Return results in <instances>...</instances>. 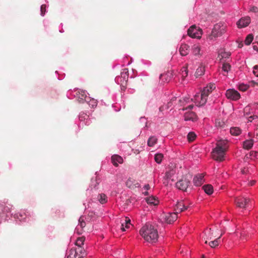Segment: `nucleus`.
<instances>
[{
    "label": "nucleus",
    "instance_id": "nucleus-1",
    "mask_svg": "<svg viewBox=\"0 0 258 258\" xmlns=\"http://www.w3.org/2000/svg\"><path fill=\"white\" fill-rule=\"evenodd\" d=\"M228 148V141L225 139H219L217 141L215 148L213 149V158L218 161L225 160L226 152Z\"/></svg>",
    "mask_w": 258,
    "mask_h": 258
},
{
    "label": "nucleus",
    "instance_id": "nucleus-2",
    "mask_svg": "<svg viewBox=\"0 0 258 258\" xmlns=\"http://www.w3.org/2000/svg\"><path fill=\"white\" fill-rule=\"evenodd\" d=\"M140 233L143 238L149 242H156L158 238L157 230L153 225L149 223L142 227Z\"/></svg>",
    "mask_w": 258,
    "mask_h": 258
},
{
    "label": "nucleus",
    "instance_id": "nucleus-3",
    "mask_svg": "<svg viewBox=\"0 0 258 258\" xmlns=\"http://www.w3.org/2000/svg\"><path fill=\"white\" fill-rule=\"evenodd\" d=\"M215 88V86L214 84H209L203 88L201 93L196 94L194 98H192L191 100L194 101L197 106H201L204 105L207 101L209 94Z\"/></svg>",
    "mask_w": 258,
    "mask_h": 258
},
{
    "label": "nucleus",
    "instance_id": "nucleus-4",
    "mask_svg": "<svg viewBox=\"0 0 258 258\" xmlns=\"http://www.w3.org/2000/svg\"><path fill=\"white\" fill-rule=\"evenodd\" d=\"M225 26L222 23H217L215 24L212 29L210 34L207 37L209 41L213 42L216 38L222 35L225 31Z\"/></svg>",
    "mask_w": 258,
    "mask_h": 258
},
{
    "label": "nucleus",
    "instance_id": "nucleus-5",
    "mask_svg": "<svg viewBox=\"0 0 258 258\" xmlns=\"http://www.w3.org/2000/svg\"><path fill=\"white\" fill-rule=\"evenodd\" d=\"M189 101V98H185L183 99V100H181L180 98H179L178 97H172L170 101L168 102L167 104L166 105H163L160 107L159 109L161 111H163L165 109H169L170 107H172L173 105L176 104L177 102L180 103L181 105H184L185 103L188 102Z\"/></svg>",
    "mask_w": 258,
    "mask_h": 258
},
{
    "label": "nucleus",
    "instance_id": "nucleus-6",
    "mask_svg": "<svg viewBox=\"0 0 258 258\" xmlns=\"http://www.w3.org/2000/svg\"><path fill=\"white\" fill-rule=\"evenodd\" d=\"M193 105H189L186 107L182 108L183 110H189L185 112L184 113V117L185 121H191L192 122L196 121L197 120V116L195 112L191 111L190 110L193 108Z\"/></svg>",
    "mask_w": 258,
    "mask_h": 258
},
{
    "label": "nucleus",
    "instance_id": "nucleus-7",
    "mask_svg": "<svg viewBox=\"0 0 258 258\" xmlns=\"http://www.w3.org/2000/svg\"><path fill=\"white\" fill-rule=\"evenodd\" d=\"M192 204V203L187 199L181 200L176 204L175 211H176V213L181 212L191 207Z\"/></svg>",
    "mask_w": 258,
    "mask_h": 258
},
{
    "label": "nucleus",
    "instance_id": "nucleus-8",
    "mask_svg": "<svg viewBox=\"0 0 258 258\" xmlns=\"http://www.w3.org/2000/svg\"><path fill=\"white\" fill-rule=\"evenodd\" d=\"M88 93L85 91L81 89H77L75 90L74 95L75 98L80 103H84L87 100Z\"/></svg>",
    "mask_w": 258,
    "mask_h": 258
},
{
    "label": "nucleus",
    "instance_id": "nucleus-9",
    "mask_svg": "<svg viewBox=\"0 0 258 258\" xmlns=\"http://www.w3.org/2000/svg\"><path fill=\"white\" fill-rule=\"evenodd\" d=\"M188 35L192 37L200 39L202 34V30L195 25H192L188 29Z\"/></svg>",
    "mask_w": 258,
    "mask_h": 258
},
{
    "label": "nucleus",
    "instance_id": "nucleus-10",
    "mask_svg": "<svg viewBox=\"0 0 258 258\" xmlns=\"http://www.w3.org/2000/svg\"><path fill=\"white\" fill-rule=\"evenodd\" d=\"M226 97L228 99L236 101L240 98L239 93L234 89H228L225 93Z\"/></svg>",
    "mask_w": 258,
    "mask_h": 258
},
{
    "label": "nucleus",
    "instance_id": "nucleus-11",
    "mask_svg": "<svg viewBox=\"0 0 258 258\" xmlns=\"http://www.w3.org/2000/svg\"><path fill=\"white\" fill-rule=\"evenodd\" d=\"M176 211L174 213H168L162 215L163 221L167 223L171 224L177 218Z\"/></svg>",
    "mask_w": 258,
    "mask_h": 258
},
{
    "label": "nucleus",
    "instance_id": "nucleus-12",
    "mask_svg": "<svg viewBox=\"0 0 258 258\" xmlns=\"http://www.w3.org/2000/svg\"><path fill=\"white\" fill-rule=\"evenodd\" d=\"M188 75L187 67H183L180 70L178 75V78L181 84L184 85L187 83L186 78Z\"/></svg>",
    "mask_w": 258,
    "mask_h": 258
},
{
    "label": "nucleus",
    "instance_id": "nucleus-13",
    "mask_svg": "<svg viewBox=\"0 0 258 258\" xmlns=\"http://www.w3.org/2000/svg\"><path fill=\"white\" fill-rule=\"evenodd\" d=\"M249 202H250V200L244 197L238 198L235 199L237 206L241 208H245L246 206H248Z\"/></svg>",
    "mask_w": 258,
    "mask_h": 258
},
{
    "label": "nucleus",
    "instance_id": "nucleus-14",
    "mask_svg": "<svg viewBox=\"0 0 258 258\" xmlns=\"http://www.w3.org/2000/svg\"><path fill=\"white\" fill-rule=\"evenodd\" d=\"M174 73L172 71H168L166 73L161 74L159 78L161 82L167 83L174 78Z\"/></svg>",
    "mask_w": 258,
    "mask_h": 258
},
{
    "label": "nucleus",
    "instance_id": "nucleus-15",
    "mask_svg": "<svg viewBox=\"0 0 258 258\" xmlns=\"http://www.w3.org/2000/svg\"><path fill=\"white\" fill-rule=\"evenodd\" d=\"M85 218L84 216H81L79 219V224L75 228V232L79 235L82 233L83 231V228L86 225L85 222L84 221Z\"/></svg>",
    "mask_w": 258,
    "mask_h": 258
},
{
    "label": "nucleus",
    "instance_id": "nucleus-16",
    "mask_svg": "<svg viewBox=\"0 0 258 258\" xmlns=\"http://www.w3.org/2000/svg\"><path fill=\"white\" fill-rule=\"evenodd\" d=\"M79 119L80 121V125H83V124L89 125L91 123V120L89 117V115L84 112H81L79 115Z\"/></svg>",
    "mask_w": 258,
    "mask_h": 258
},
{
    "label": "nucleus",
    "instance_id": "nucleus-17",
    "mask_svg": "<svg viewBox=\"0 0 258 258\" xmlns=\"http://www.w3.org/2000/svg\"><path fill=\"white\" fill-rule=\"evenodd\" d=\"M145 200L147 204L150 207H156L159 203L158 198L154 196L146 197Z\"/></svg>",
    "mask_w": 258,
    "mask_h": 258
},
{
    "label": "nucleus",
    "instance_id": "nucleus-18",
    "mask_svg": "<svg viewBox=\"0 0 258 258\" xmlns=\"http://www.w3.org/2000/svg\"><path fill=\"white\" fill-rule=\"evenodd\" d=\"M250 22V18L249 17L241 18L236 23L239 28L247 26Z\"/></svg>",
    "mask_w": 258,
    "mask_h": 258
},
{
    "label": "nucleus",
    "instance_id": "nucleus-19",
    "mask_svg": "<svg viewBox=\"0 0 258 258\" xmlns=\"http://www.w3.org/2000/svg\"><path fill=\"white\" fill-rule=\"evenodd\" d=\"M28 215L25 210H21L19 212L15 214L14 215V218L20 221H25Z\"/></svg>",
    "mask_w": 258,
    "mask_h": 258
},
{
    "label": "nucleus",
    "instance_id": "nucleus-20",
    "mask_svg": "<svg viewBox=\"0 0 258 258\" xmlns=\"http://www.w3.org/2000/svg\"><path fill=\"white\" fill-rule=\"evenodd\" d=\"M128 70L124 69L123 71L121 73V76H117L115 78V81L117 84H120L122 81V79L123 81H126L128 78Z\"/></svg>",
    "mask_w": 258,
    "mask_h": 258
},
{
    "label": "nucleus",
    "instance_id": "nucleus-21",
    "mask_svg": "<svg viewBox=\"0 0 258 258\" xmlns=\"http://www.w3.org/2000/svg\"><path fill=\"white\" fill-rule=\"evenodd\" d=\"M189 181L186 179H181L176 183L177 188L180 190H185L188 186Z\"/></svg>",
    "mask_w": 258,
    "mask_h": 258
},
{
    "label": "nucleus",
    "instance_id": "nucleus-22",
    "mask_svg": "<svg viewBox=\"0 0 258 258\" xmlns=\"http://www.w3.org/2000/svg\"><path fill=\"white\" fill-rule=\"evenodd\" d=\"M191 52L196 56L200 57L202 55L201 47L198 44H195L191 47Z\"/></svg>",
    "mask_w": 258,
    "mask_h": 258
},
{
    "label": "nucleus",
    "instance_id": "nucleus-23",
    "mask_svg": "<svg viewBox=\"0 0 258 258\" xmlns=\"http://www.w3.org/2000/svg\"><path fill=\"white\" fill-rule=\"evenodd\" d=\"M126 186L130 188H134L140 186V184L135 179L130 178L126 182Z\"/></svg>",
    "mask_w": 258,
    "mask_h": 258
},
{
    "label": "nucleus",
    "instance_id": "nucleus-24",
    "mask_svg": "<svg viewBox=\"0 0 258 258\" xmlns=\"http://www.w3.org/2000/svg\"><path fill=\"white\" fill-rule=\"evenodd\" d=\"M193 181L196 186H201L204 181V175L202 174L197 175L194 177Z\"/></svg>",
    "mask_w": 258,
    "mask_h": 258
},
{
    "label": "nucleus",
    "instance_id": "nucleus-25",
    "mask_svg": "<svg viewBox=\"0 0 258 258\" xmlns=\"http://www.w3.org/2000/svg\"><path fill=\"white\" fill-rule=\"evenodd\" d=\"M213 236V231L211 228L206 229L204 232V235L202 239L205 240V243H207V240L212 239Z\"/></svg>",
    "mask_w": 258,
    "mask_h": 258
},
{
    "label": "nucleus",
    "instance_id": "nucleus-26",
    "mask_svg": "<svg viewBox=\"0 0 258 258\" xmlns=\"http://www.w3.org/2000/svg\"><path fill=\"white\" fill-rule=\"evenodd\" d=\"M111 162L114 166H117L118 164H121L123 162V159L120 156L114 155L111 157Z\"/></svg>",
    "mask_w": 258,
    "mask_h": 258
},
{
    "label": "nucleus",
    "instance_id": "nucleus-27",
    "mask_svg": "<svg viewBox=\"0 0 258 258\" xmlns=\"http://www.w3.org/2000/svg\"><path fill=\"white\" fill-rule=\"evenodd\" d=\"M189 47L187 44H182L179 48V52L181 55L185 56L188 54Z\"/></svg>",
    "mask_w": 258,
    "mask_h": 258
},
{
    "label": "nucleus",
    "instance_id": "nucleus-28",
    "mask_svg": "<svg viewBox=\"0 0 258 258\" xmlns=\"http://www.w3.org/2000/svg\"><path fill=\"white\" fill-rule=\"evenodd\" d=\"M131 220L129 218L125 217V219L122 220L121 225V229L122 231H125V229H128L131 226Z\"/></svg>",
    "mask_w": 258,
    "mask_h": 258
},
{
    "label": "nucleus",
    "instance_id": "nucleus-29",
    "mask_svg": "<svg viewBox=\"0 0 258 258\" xmlns=\"http://www.w3.org/2000/svg\"><path fill=\"white\" fill-rule=\"evenodd\" d=\"M98 184L99 183L96 179H92L91 180V184L90 185V189L89 188L87 190V193H90V191L96 190L97 189H98Z\"/></svg>",
    "mask_w": 258,
    "mask_h": 258
},
{
    "label": "nucleus",
    "instance_id": "nucleus-30",
    "mask_svg": "<svg viewBox=\"0 0 258 258\" xmlns=\"http://www.w3.org/2000/svg\"><path fill=\"white\" fill-rule=\"evenodd\" d=\"M254 141L252 139L246 140L243 142V147L246 150L250 149L253 145Z\"/></svg>",
    "mask_w": 258,
    "mask_h": 258
},
{
    "label": "nucleus",
    "instance_id": "nucleus-31",
    "mask_svg": "<svg viewBox=\"0 0 258 258\" xmlns=\"http://www.w3.org/2000/svg\"><path fill=\"white\" fill-rule=\"evenodd\" d=\"M175 169L174 168H172L170 170L167 171L165 175V178L166 179H171L172 181H173L174 179L173 177L175 174Z\"/></svg>",
    "mask_w": 258,
    "mask_h": 258
},
{
    "label": "nucleus",
    "instance_id": "nucleus-32",
    "mask_svg": "<svg viewBox=\"0 0 258 258\" xmlns=\"http://www.w3.org/2000/svg\"><path fill=\"white\" fill-rule=\"evenodd\" d=\"M84 240L85 238L84 237H79L77 239L76 242V245H77L79 247L77 249L78 251H79V252L82 254V255H83V254L81 246L82 245H83Z\"/></svg>",
    "mask_w": 258,
    "mask_h": 258
},
{
    "label": "nucleus",
    "instance_id": "nucleus-33",
    "mask_svg": "<svg viewBox=\"0 0 258 258\" xmlns=\"http://www.w3.org/2000/svg\"><path fill=\"white\" fill-rule=\"evenodd\" d=\"M205 66L202 63L200 64L196 72V77L201 76L204 74Z\"/></svg>",
    "mask_w": 258,
    "mask_h": 258
},
{
    "label": "nucleus",
    "instance_id": "nucleus-34",
    "mask_svg": "<svg viewBox=\"0 0 258 258\" xmlns=\"http://www.w3.org/2000/svg\"><path fill=\"white\" fill-rule=\"evenodd\" d=\"M204 191L208 195H211L213 192V187L211 184H206L203 186Z\"/></svg>",
    "mask_w": 258,
    "mask_h": 258
},
{
    "label": "nucleus",
    "instance_id": "nucleus-35",
    "mask_svg": "<svg viewBox=\"0 0 258 258\" xmlns=\"http://www.w3.org/2000/svg\"><path fill=\"white\" fill-rule=\"evenodd\" d=\"M85 102H86L92 108L96 107L97 105V100L94 98H91L90 96L87 98V100Z\"/></svg>",
    "mask_w": 258,
    "mask_h": 258
},
{
    "label": "nucleus",
    "instance_id": "nucleus-36",
    "mask_svg": "<svg viewBox=\"0 0 258 258\" xmlns=\"http://www.w3.org/2000/svg\"><path fill=\"white\" fill-rule=\"evenodd\" d=\"M97 199L101 204H104L107 203L108 201L107 197L104 194H99L97 197Z\"/></svg>",
    "mask_w": 258,
    "mask_h": 258
},
{
    "label": "nucleus",
    "instance_id": "nucleus-37",
    "mask_svg": "<svg viewBox=\"0 0 258 258\" xmlns=\"http://www.w3.org/2000/svg\"><path fill=\"white\" fill-rule=\"evenodd\" d=\"M230 132L232 135L237 136L241 134V131L238 127H231Z\"/></svg>",
    "mask_w": 258,
    "mask_h": 258
},
{
    "label": "nucleus",
    "instance_id": "nucleus-38",
    "mask_svg": "<svg viewBox=\"0 0 258 258\" xmlns=\"http://www.w3.org/2000/svg\"><path fill=\"white\" fill-rule=\"evenodd\" d=\"M223 63L222 71L226 73H228L231 69V66L228 62H225V60H221Z\"/></svg>",
    "mask_w": 258,
    "mask_h": 258
},
{
    "label": "nucleus",
    "instance_id": "nucleus-39",
    "mask_svg": "<svg viewBox=\"0 0 258 258\" xmlns=\"http://www.w3.org/2000/svg\"><path fill=\"white\" fill-rule=\"evenodd\" d=\"M157 138L154 137L152 136L151 137L148 141V145L150 147H153L157 142Z\"/></svg>",
    "mask_w": 258,
    "mask_h": 258
},
{
    "label": "nucleus",
    "instance_id": "nucleus-40",
    "mask_svg": "<svg viewBox=\"0 0 258 258\" xmlns=\"http://www.w3.org/2000/svg\"><path fill=\"white\" fill-rule=\"evenodd\" d=\"M231 53L229 52L221 51L219 54L221 56L222 60H224V58H229Z\"/></svg>",
    "mask_w": 258,
    "mask_h": 258
},
{
    "label": "nucleus",
    "instance_id": "nucleus-41",
    "mask_svg": "<svg viewBox=\"0 0 258 258\" xmlns=\"http://www.w3.org/2000/svg\"><path fill=\"white\" fill-rule=\"evenodd\" d=\"M163 157V156L162 154H156L155 155L154 159L157 163L160 164L162 160Z\"/></svg>",
    "mask_w": 258,
    "mask_h": 258
},
{
    "label": "nucleus",
    "instance_id": "nucleus-42",
    "mask_svg": "<svg viewBox=\"0 0 258 258\" xmlns=\"http://www.w3.org/2000/svg\"><path fill=\"white\" fill-rule=\"evenodd\" d=\"M253 36L252 34H249L246 38L245 40V44L247 45H249L252 41L253 40Z\"/></svg>",
    "mask_w": 258,
    "mask_h": 258
},
{
    "label": "nucleus",
    "instance_id": "nucleus-43",
    "mask_svg": "<svg viewBox=\"0 0 258 258\" xmlns=\"http://www.w3.org/2000/svg\"><path fill=\"white\" fill-rule=\"evenodd\" d=\"M196 137V135L194 132H190L187 135V139L189 142L193 141Z\"/></svg>",
    "mask_w": 258,
    "mask_h": 258
},
{
    "label": "nucleus",
    "instance_id": "nucleus-44",
    "mask_svg": "<svg viewBox=\"0 0 258 258\" xmlns=\"http://www.w3.org/2000/svg\"><path fill=\"white\" fill-rule=\"evenodd\" d=\"M140 122L142 124L141 126H143V127H146L147 126V120L146 117H141L140 119Z\"/></svg>",
    "mask_w": 258,
    "mask_h": 258
},
{
    "label": "nucleus",
    "instance_id": "nucleus-45",
    "mask_svg": "<svg viewBox=\"0 0 258 258\" xmlns=\"http://www.w3.org/2000/svg\"><path fill=\"white\" fill-rule=\"evenodd\" d=\"M220 237V236L219 238H218L216 239H215V240L210 241L209 243V245L211 247H215L216 246L218 245V244H219V240L218 239H219Z\"/></svg>",
    "mask_w": 258,
    "mask_h": 258
},
{
    "label": "nucleus",
    "instance_id": "nucleus-46",
    "mask_svg": "<svg viewBox=\"0 0 258 258\" xmlns=\"http://www.w3.org/2000/svg\"><path fill=\"white\" fill-rule=\"evenodd\" d=\"M79 252V251H78L77 249H76V250H71L70 254L67 256V258H76V253Z\"/></svg>",
    "mask_w": 258,
    "mask_h": 258
},
{
    "label": "nucleus",
    "instance_id": "nucleus-47",
    "mask_svg": "<svg viewBox=\"0 0 258 258\" xmlns=\"http://www.w3.org/2000/svg\"><path fill=\"white\" fill-rule=\"evenodd\" d=\"M74 92H75V90H69L68 92H67V96L68 97V98L69 99H73L75 97V95H74Z\"/></svg>",
    "mask_w": 258,
    "mask_h": 258
},
{
    "label": "nucleus",
    "instance_id": "nucleus-48",
    "mask_svg": "<svg viewBox=\"0 0 258 258\" xmlns=\"http://www.w3.org/2000/svg\"><path fill=\"white\" fill-rule=\"evenodd\" d=\"M253 120L257 121L258 120V116L257 115H251L248 117L247 122H251Z\"/></svg>",
    "mask_w": 258,
    "mask_h": 258
},
{
    "label": "nucleus",
    "instance_id": "nucleus-49",
    "mask_svg": "<svg viewBox=\"0 0 258 258\" xmlns=\"http://www.w3.org/2000/svg\"><path fill=\"white\" fill-rule=\"evenodd\" d=\"M248 88V86L245 84H240L239 86V89L242 91H246Z\"/></svg>",
    "mask_w": 258,
    "mask_h": 258
},
{
    "label": "nucleus",
    "instance_id": "nucleus-50",
    "mask_svg": "<svg viewBox=\"0 0 258 258\" xmlns=\"http://www.w3.org/2000/svg\"><path fill=\"white\" fill-rule=\"evenodd\" d=\"M41 15L44 16L46 12V5H42L40 8Z\"/></svg>",
    "mask_w": 258,
    "mask_h": 258
},
{
    "label": "nucleus",
    "instance_id": "nucleus-51",
    "mask_svg": "<svg viewBox=\"0 0 258 258\" xmlns=\"http://www.w3.org/2000/svg\"><path fill=\"white\" fill-rule=\"evenodd\" d=\"M253 74L258 77V65H255L253 68Z\"/></svg>",
    "mask_w": 258,
    "mask_h": 258
},
{
    "label": "nucleus",
    "instance_id": "nucleus-52",
    "mask_svg": "<svg viewBox=\"0 0 258 258\" xmlns=\"http://www.w3.org/2000/svg\"><path fill=\"white\" fill-rule=\"evenodd\" d=\"M249 12H253V13H258V8L256 7H250L249 8Z\"/></svg>",
    "mask_w": 258,
    "mask_h": 258
},
{
    "label": "nucleus",
    "instance_id": "nucleus-53",
    "mask_svg": "<svg viewBox=\"0 0 258 258\" xmlns=\"http://www.w3.org/2000/svg\"><path fill=\"white\" fill-rule=\"evenodd\" d=\"M249 85L252 87L258 86V82H256L254 81H251L249 82Z\"/></svg>",
    "mask_w": 258,
    "mask_h": 258
},
{
    "label": "nucleus",
    "instance_id": "nucleus-54",
    "mask_svg": "<svg viewBox=\"0 0 258 258\" xmlns=\"http://www.w3.org/2000/svg\"><path fill=\"white\" fill-rule=\"evenodd\" d=\"M249 172V171L248 168L244 167V168L241 169V173L243 174H246L247 172Z\"/></svg>",
    "mask_w": 258,
    "mask_h": 258
},
{
    "label": "nucleus",
    "instance_id": "nucleus-55",
    "mask_svg": "<svg viewBox=\"0 0 258 258\" xmlns=\"http://www.w3.org/2000/svg\"><path fill=\"white\" fill-rule=\"evenodd\" d=\"M215 123H216V126H218V127H222L223 124V122H221L219 120H216Z\"/></svg>",
    "mask_w": 258,
    "mask_h": 258
},
{
    "label": "nucleus",
    "instance_id": "nucleus-56",
    "mask_svg": "<svg viewBox=\"0 0 258 258\" xmlns=\"http://www.w3.org/2000/svg\"><path fill=\"white\" fill-rule=\"evenodd\" d=\"M150 189V186L147 184L144 186L143 187V190H149Z\"/></svg>",
    "mask_w": 258,
    "mask_h": 258
},
{
    "label": "nucleus",
    "instance_id": "nucleus-57",
    "mask_svg": "<svg viewBox=\"0 0 258 258\" xmlns=\"http://www.w3.org/2000/svg\"><path fill=\"white\" fill-rule=\"evenodd\" d=\"M142 61L143 63L145 65L149 66L151 64V62L148 60H143Z\"/></svg>",
    "mask_w": 258,
    "mask_h": 258
},
{
    "label": "nucleus",
    "instance_id": "nucleus-58",
    "mask_svg": "<svg viewBox=\"0 0 258 258\" xmlns=\"http://www.w3.org/2000/svg\"><path fill=\"white\" fill-rule=\"evenodd\" d=\"M255 180H251V181L248 182V184L250 186H252L255 184Z\"/></svg>",
    "mask_w": 258,
    "mask_h": 258
},
{
    "label": "nucleus",
    "instance_id": "nucleus-59",
    "mask_svg": "<svg viewBox=\"0 0 258 258\" xmlns=\"http://www.w3.org/2000/svg\"><path fill=\"white\" fill-rule=\"evenodd\" d=\"M143 194L145 195V196H148L149 195V192L148 191V190H143Z\"/></svg>",
    "mask_w": 258,
    "mask_h": 258
},
{
    "label": "nucleus",
    "instance_id": "nucleus-60",
    "mask_svg": "<svg viewBox=\"0 0 258 258\" xmlns=\"http://www.w3.org/2000/svg\"><path fill=\"white\" fill-rule=\"evenodd\" d=\"M127 91H128L131 93H133L135 92V90L133 89H129Z\"/></svg>",
    "mask_w": 258,
    "mask_h": 258
},
{
    "label": "nucleus",
    "instance_id": "nucleus-61",
    "mask_svg": "<svg viewBox=\"0 0 258 258\" xmlns=\"http://www.w3.org/2000/svg\"><path fill=\"white\" fill-rule=\"evenodd\" d=\"M253 49L254 50H258L257 48V46L256 45H254L253 46Z\"/></svg>",
    "mask_w": 258,
    "mask_h": 258
},
{
    "label": "nucleus",
    "instance_id": "nucleus-62",
    "mask_svg": "<svg viewBox=\"0 0 258 258\" xmlns=\"http://www.w3.org/2000/svg\"><path fill=\"white\" fill-rule=\"evenodd\" d=\"M119 110H120V108H118V109H116V108H115V109H114V110H115V111H118Z\"/></svg>",
    "mask_w": 258,
    "mask_h": 258
},
{
    "label": "nucleus",
    "instance_id": "nucleus-63",
    "mask_svg": "<svg viewBox=\"0 0 258 258\" xmlns=\"http://www.w3.org/2000/svg\"><path fill=\"white\" fill-rule=\"evenodd\" d=\"M59 32H60V33H62L63 31L62 30H59Z\"/></svg>",
    "mask_w": 258,
    "mask_h": 258
},
{
    "label": "nucleus",
    "instance_id": "nucleus-64",
    "mask_svg": "<svg viewBox=\"0 0 258 258\" xmlns=\"http://www.w3.org/2000/svg\"><path fill=\"white\" fill-rule=\"evenodd\" d=\"M254 154L255 155V156H256V155L257 154L256 153H254Z\"/></svg>",
    "mask_w": 258,
    "mask_h": 258
}]
</instances>
